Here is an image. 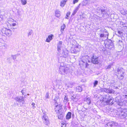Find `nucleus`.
<instances>
[{"label": "nucleus", "instance_id": "f257e3e1", "mask_svg": "<svg viewBox=\"0 0 127 127\" xmlns=\"http://www.w3.org/2000/svg\"><path fill=\"white\" fill-rule=\"evenodd\" d=\"M115 116L118 117L121 119H127V110L124 109L122 110L121 109L118 110H115L112 112Z\"/></svg>", "mask_w": 127, "mask_h": 127}, {"label": "nucleus", "instance_id": "f03ea898", "mask_svg": "<svg viewBox=\"0 0 127 127\" xmlns=\"http://www.w3.org/2000/svg\"><path fill=\"white\" fill-rule=\"evenodd\" d=\"M97 10L101 12V14L103 17H107L108 15V12L109 11V10L107 7L104 6H99L97 7Z\"/></svg>", "mask_w": 127, "mask_h": 127}, {"label": "nucleus", "instance_id": "7ed1b4c3", "mask_svg": "<svg viewBox=\"0 0 127 127\" xmlns=\"http://www.w3.org/2000/svg\"><path fill=\"white\" fill-rule=\"evenodd\" d=\"M124 72L123 69L121 67H119L117 68V69L114 71V73L116 74H118L117 76L118 78L121 80H122L124 78Z\"/></svg>", "mask_w": 127, "mask_h": 127}, {"label": "nucleus", "instance_id": "20e7f679", "mask_svg": "<svg viewBox=\"0 0 127 127\" xmlns=\"http://www.w3.org/2000/svg\"><path fill=\"white\" fill-rule=\"evenodd\" d=\"M103 101L105 102L107 105H112L113 104V99L111 96L107 94L105 95L102 99Z\"/></svg>", "mask_w": 127, "mask_h": 127}, {"label": "nucleus", "instance_id": "39448f33", "mask_svg": "<svg viewBox=\"0 0 127 127\" xmlns=\"http://www.w3.org/2000/svg\"><path fill=\"white\" fill-rule=\"evenodd\" d=\"M43 113L41 114L42 118L43 120V123L45 125H49L50 122L48 117L46 115V114L45 111H43Z\"/></svg>", "mask_w": 127, "mask_h": 127}, {"label": "nucleus", "instance_id": "423d86ee", "mask_svg": "<svg viewBox=\"0 0 127 127\" xmlns=\"http://www.w3.org/2000/svg\"><path fill=\"white\" fill-rule=\"evenodd\" d=\"M104 44L105 47L108 49L112 50L114 49L113 43L111 40L106 41Z\"/></svg>", "mask_w": 127, "mask_h": 127}, {"label": "nucleus", "instance_id": "0eeeda50", "mask_svg": "<svg viewBox=\"0 0 127 127\" xmlns=\"http://www.w3.org/2000/svg\"><path fill=\"white\" fill-rule=\"evenodd\" d=\"M1 32L3 34V35L4 36L7 35L8 36H10L12 34L11 31L10 30L4 28L2 29Z\"/></svg>", "mask_w": 127, "mask_h": 127}, {"label": "nucleus", "instance_id": "6e6552de", "mask_svg": "<svg viewBox=\"0 0 127 127\" xmlns=\"http://www.w3.org/2000/svg\"><path fill=\"white\" fill-rule=\"evenodd\" d=\"M91 62L95 64H97L99 63L98 57L96 56L93 55L91 57Z\"/></svg>", "mask_w": 127, "mask_h": 127}, {"label": "nucleus", "instance_id": "1a4fd4ad", "mask_svg": "<svg viewBox=\"0 0 127 127\" xmlns=\"http://www.w3.org/2000/svg\"><path fill=\"white\" fill-rule=\"evenodd\" d=\"M60 71L62 73L63 72L65 74H67L69 72V70L67 67H65L63 66H60Z\"/></svg>", "mask_w": 127, "mask_h": 127}, {"label": "nucleus", "instance_id": "9d476101", "mask_svg": "<svg viewBox=\"0 0 127 127\" xmlns=\"http://www.w3.org/2000/svg\"><path fill=\"white\" fill-rule=\"evenodd\" d=\"M24 99V97L23 96H17L15 98V99L17 101H18L19 103L22 102V104H23L25 102Z\"/></svg>", "mask_w": 127, "mask_h": 127}, {"label": "nucleus", "instance_id": "9b49d317", "mask_svg": "<svg viewBox=\"0 0 127 127\" xmlns=\"http://www.w3.org/2000/svg\"><path fill=\"white\" fill-rule=\"evenodd\" d=\"M84 102H86L88 104V105H89L88 107V109H89L91 108V98L90 97H87L86 99L85 100Z\"/></svg>", "mask_w": 127, "mask_h": 127}, {"label": "nucleus", "instance_id": "f8f14e48", "mask_svg": "<svg viewBox=\"0 0 127 127\" xmlns=\"http://www.w3.org/2000/svg\"><path fill=\"white\" fill-rule=\"evenodd\" d=\"M55 105V112L56 113H58L59 112L60 110L62 108L61 105L59 104L56 105V104Z\"/></svg>", "mask_w": 127, "mask_h": 127}, {"label": "nucleus", "instance_id": "ddd939ff", "mask_svg": "<svg viewBox=\"0 0 127 127\" xmlns=\"http://www.w3.org/2000/svg\"><path fill=\"white\" fill-rule=\"evenodd\" d=\"M68 51L67 50L65 49L63 51L62 53L61 54H62V55L64 58H66L68 57Z\"/></svg>", "mask_w": 127, "mask_h": 127}, {"label": "nucleus", "instance_id": "4468645a", "mask_svg": "<svg viewBox=\"0 0 127 127\" xmlns=\"http://www.w3.org/2000/svg\"><path fill=\"white\" fill-rule=\"evenodd\" d=\"M62 43V42L60 41L58 42L57 44V50L58 52L60 53L61 50Z\"/></svg>", "mask_w": 127, "mask_h": 127}, {"label": "nucleus", "instance_id": "2eb2a0df", "mask_svg": "<svg viewBox=\"0 0 127 127\" xmlns=\"http://www.w3.org/2000/svg\"><path fill=\"white\" fill-rule=\"evenodd\" d=\"M114 91L113 89L109 88L108 89L106 88V93L109 94L114 93Z\"/></svg>", "mask_w": 127, "mask_h": 127}, {"label": "nucleus", "instance_id": "dca6fc26", "mask_svg": "<svg viewBox=\"0 0 127 127\" xmlns=\"http://www.w3.org/2000/svg\"><path fill=\"white\" fill-rule=\"evenodd\" d=\"M53 36V35L52 34L49 35L48 38L46 39V41L48 42H50V40H52Z\"/></svg>", "mask_w": 127, "mask_h": 127}, {"label": "nucleus", "instance_id": "f3484780", "mask_svg": "<svg viewBox=\"0 0 127 127\" xmlns=\"http://www.w3.org/2000/svg\"><path fill=\"white\" fill-rule=\"evenodd\" d=\"M71 99L75 102H76L78 100V98L77 97L76 95H72L71 97Z\"/></svg>", "mask_w": 127, "mask_h": 127}, {"label": "nucleus", "instance_id": "a211bd4d", "mask_svg": "<svg viewBox=\"0 0 127 127\" xmlns=\"http://www.w3.org/2000/svg\"><path fill=\"white\" fill-rule=\"evenodd\" d=\"M56 104H58L59 102V97L58 96H56L54 100Z\"/></svg>", "mask_w": 127, "mask_h": 127}, {"label": "nucleus", "instance_id": "6ab92c4d", "mask_svg": "<svg viewBox=\"0 0 127 127\" xmlns=\"http://www.w3.org/2000/svg\"><path fill=\"white\" fill-rule=\"evenodd\" d=\"M80 4L77 7L75 8L73 12L72 13V15H74L76 13L77 11L78 10L79 7V6Z\"/></svg>", "mask_w": 127, "mask_h": 127}, {"label": "nucleus", "instance_id": "aec40b11", "mask_svg": "<svg viewBox=\"0 0 127 127\" xmlns=\"http://www.w3.org/2000/svg\"><path fill=\"white\" fill-rule=\"evenodd\" d=\"M71 113L70 112H68L66 114V118L67 120H69L71 117Z\"/></svg>", "mask_w": 127, "mask_h": 127}, {"label": "nucleus", "instance_id": "412c9836", "mask_svg": "<svg viewBox=\"0 0 127 127\" xmlns=\"http://www.w3.org/2000/svg\"><path fill=\"white\" fill-rule=\"evenodd\" d=\"M67 0H63L61 2L60 6L62 7H63L65 4Z\"/></svg>", "mask_w": 127, "mask_h": 127}, {"label": "nucleus", "instance_id": "4be33fe9", "mask_svg": "<svg viewBox=\"0 0 127 127\" xmlns=\"http://www.w3.org/2000/svg\"><path fill=\"white\" fill-rule=\"evenodd\" d=\"M117 33V35L120 37H121L123 35V32L120 31H118Z\"/></svg>", "mask_w": 127, "mask_h": 127}, {"label": "nucleus", "instance_id": "5701e85b", "mask_svg": "<svg viewBox=\"0 0 127 127\" xmlns=\"http://www.w3.org/2000/svg\"><path fill=\"white\" fill-rule=\"evenodd\" d=\"M55 15L57 17L60 16L61 15L60 11L58 10H56L55 12Z\"/></svg>", "mask_w": 127, "mask_h": 127}, {"label": "nucleus", "instance_id": "b1692460", "mask_svg": "<svg viewBox=\"0 0 127 127\" xmlns=\"http://www.w3.org/2000/svg\"><path fill=\"white\" fill-rule=\"evenodd\" d=\"M64 98V102L65 104H66L68 101V98L67 96L65 95Z\"/></svg>", "mask_w": 127, "mask_h": 127}, {"label": "nucleus", "instance_id": "393cba45", "mask_svg": "<svg viewBox=\"0 0 127 127\" xmlns=\"http://www.w3.org/2000/svg\"><path fill=\"white\" fill-rule=\"evenodd\" d=\"M58 118L60 119H62L63 118V115L62 114V112L60 111L59 112L58 115Z\"/></svg>", "mask_w": 127, "mask_h": 127}, {"label": "nucleus", "instance_id": "a878e982", "mask_svg": "<svg viewBox=\"0 0 127 127\" xmlns=\"http://www.w3.org/2000/svg\"><path fill=\"white\" fill-rule=\"evenodd\" d=\"M65 28V25L64 24L62 25L61 27V34H62L63 32V31H64V29Z\"/></svg>", "mask_w": 127, "mask_h": 127}, {"label": "nucleus", "instance_id": "bb28decb", "mask_svg": "<svg viewBox=\"0 0 127 127\" xmlns=\"http://www.w3.org/2000/svg\"><path fill=\"white\" fill-rule=\"evenodd\" d=\"M82 87L80 86H78L76 87V91L78 92H81L82 91Z\"/></svg>", "mask_w": 127, "mask_h": 127}, {"label": "nucleus", "instance_id": "cd10ccee", "mask_svg": "<svg viewBox=\"0 0 127 127\" xmlns=\"http://www.w3.org/2000/svg\"><path fill=\"white\" fill-rule=\"evenodd\" d=\"M120 13L123 15H125L127 14L126 11L123 9L120 11Z\"/></svg>", "mask_w": 127, "mask_h": 127}, {"label": "nucleus", "instance_id": "c85d7f7f", "mask_svg": "<svg viewBox=\"0 0 127 127\" xmlns=\"http://www.w3.org/2000/svg\"><path fill=\"white\" fill-rule=\"evenodd\" d=\"M107 126H109V127H111L113 126L114 124L112 122H109L107 123Z\"/></svg>", "mask_w": 127, "mask_h": 127}, {"label": "nucleus", "instance_id": "c756f323", "mask_svg": "<svg viewBox=\"0 0 127 127\" xmlns=\"http://www.w3.org/2000/svg\"><path fill=\"white\" fill-rule=\"evenodd\" d=\"M75 50V48H71V52L72 53H75V54H76L77 53L76 52V51Z\"/></svg>", "mask_w": 127, "mask_h": 127}, {"label": "nucleus", "instance_id": "7c9ffc66", "mask_svg": "<svg viewBox=\"0 0 127 127\" xmlns=\"http://www.w3.org/2000/svg\"><path fill=\"white\" fill-rule=\"evenodd\" d=\"M112 65V64H109V65L107 66H106L105 67V68L106 69H108L109 70L111 69V67Z\"/></svg>", "mask_w": 127, "mask_h": 127}, {"label": "nucleus", "instance_id": "2f4dec72", "mask_svg": "<svg viewBox=\"0 0 127 127\" xmlns=\"http://www.w3.org/2000/svg\"><path fill=\"white\" fill-rule=\"evenodd\" d=\"M79 46L78 45H77L75 47V50L77 53L80 51V48L79 47Z\"/></svg>", "mask_w": 127, "mask_h": 127}, {"label": "nucleus", "instance_id": "473e14b6", "mask_svg": "<svg viewBox=\"0 0 127 127\" xmlns=\"http://www.w3.org/2000/svg\"><path fill=\"white\" fill-rule=\"evenodd\" d=\"M21 3L22 5H25L27 3V0H21Z\"/></svg>", "mask_w": 127, "mask_h": 127}, {"label": "nucleus", "instance_id": "72a5a7b5", "mask_svg": "<svg viewBox=\"0 0 127 127\" xmlns=\"http://www.w3.org/2000/svg\"><path fill=\"white\" fill-rule=\"evenodd\" d=\"M106 88H100L99 91L100 92H106Z\"/></svg>", "mask_w": 127, "mask_h": 127}, {"label": "nucleus", "instance_id": "f704fd0d", "mask_svg": "<svg viewBox=\"0 0 127 127\" xmlns=\"http://www.w3.org/2000/svg\"><path fill=\"white\" fill-rule=\"evenodd\" d=\"M98 84V81L97 80H95L93 83L94 87H95Z\"/></svg>", "mask_w": 127, "mask_h": 127}, {"label": "nucleus", "instance_id": "c9c22d12", "mask_svg": "<svg viewBox=\"0 0 127 127\" xmlns=\"http://www.w3.org/2000/svg\"><path fill=\"white\" fill-rule=\"evenodd\" d=\"M107 31L106 30L104 29H101L100 30V32L102 33H105Z\"/></svg>", "mask_w": 127, "mask_h": 127}, {"label": "nucleus", "instance_id": "e433bc0d", "mask_svg": "<svg viewBox=\"0 0 127 127\" xmlns=\"http://www.w3.org/2000/svg\"><path fill=\"white\" fill-rule=\"evenodd\" d=\"M107 31L106 30L104 29H101L100 30V32L102 33H105Z\"/></svg>", "mask_w": 127, "mask_h": 127}, {"label": "nucleus", "instance_id": "4c0bfd02", "mask_svg": "<svg viewBox=\"0 0 127 127\" xmlns=\"http://www.w3.org/2000/svg\"><path fill=\"white\" fill-rule=\"evenodd\" d=\"M32 30H30L29 31V33H28V36L29 37L30 35H31L32 33Z\"/></svg>", "mask_w": 127, "mask_h": 127}, {"label": "nucleus", "instance_id": "58836bf2", "mask_svg": "<svg viewBox=\"0 0 127 127\" xmlns=\"http://www.w3.org/2000/svg\"><path fill=\"white\" fill-rule=\"evenodd\" d=\"M70 12H68L66 14V16L65 17V18L66 19H68V17H69V16L70 15Z\"/></svg>", "mask_w": 127, "mask_h": 127}, {"label": "nucleus", "instance_id": "ea45409f", "mask_svg": "<svg viewBox=\"0 0 127 127\" xmlns=\"http://www.w3.org/2000/svg\"><path fill=\"white\" fill-rule=\"evenodd\" d=\"M18 56V55H12L11 57H12V58L14 60H15L16 58V56Z\"/></svg>", "mask_w": 127, "mask_h": 127}, {"label": "nucleus", "instance_id": "a19ab883", "mask_svg": "<svg viewBox=\"0 0 127 127\" xmlns=\"http://www.w3.org/2000/svg\"><path fill=\"white\" fill-rule=\"evenodd\" d=\"M123 41L122 40H119L118 42V44H119L120 46H121L123 45Z\"/></svg>", "mask_w": 127, "mask_h": 127}, {"label": "nucleus", "instance_id": "79ce46f5", "mask_svg": "<svg viewBox=\"0 0 127 127\" xmlns=\"http://www.w3.org/2000/svg\"><path fill=\"white\" fill-rule=\"evenodd\" d=\"M104 35H105V37L107 38L108 37V33L106 31V32L105 33H104Z\"/></svg>", "mask_w": 127, "mask_h": 127}, {"label": "nucleus", "instance_id": "37998d69", "mask_svg": "<svg viewBox=\"0 0 127 127\" xmlns=\"http://www.w3.org/2000/svg\"><path fill=\"white\" fill-rule=\"evenodd\" d=\"M45 97L46 99L48 98H49V93L48 92L45 95Z\"/></svg>", "mask_w": 127, "mask_h": 127}, {"label": "nucleus", "instance_id": "c03bdc74", "mask_svg": "<svg viewBox=\"0 0 127 127\" xmlns=\"http://www.w3.org/2000/svg\"><path fill=\"white\" fill-rule=\"evenodd\" d=\"M7 46L6 45H4L0 47V48L3 49H5L6 48Z\"/></svg>", "mask_w": 127, "mask_h": 127}, {"label": "nucleus", "instance_id": "a18cd8bd", "mask_svg": "<svg viewBox=\"0 0 127 127\" xmlns=\"http://www.w3.org/2000/svg\"><path fill=\"white\" fill-rule=\"evenodd\" d=\"M100 37L101 38H102V37H105V35H104V33H100Z\"/></svg>", "mask_w": 127, "mask_h": 127}, {"label": "nucleus", "instance_id": "49530a36", "mask_svg": "<svg viewBox=\"0 0 127 127\" xmlns=\"http://www.w3.org/2000/svg\"><path fill=\"white\" fill-rule=\"evenodd\" d=\"M117 104L120 106L122 105L123 104V103L122 102H117Z\"/></svg>", "mask_w": 127, "mask_h": 127}, {"label": "nucleus", "instance_id": "de8ad7c7", "mask_svg": "<svg viewBox=\"0 0 127 127\" xmlns=\"http://www.w3.org/2000/svg\"><path fill=\"white\" fill-rule=\"evenodd\" d=\"M35 105V103H33V102L32 103V108L33 109H34L35 107V106H34Z\"/></svg>", "mask_w": 127, "mask_h": 127}, {"label": "nucleus", "instance_id": "09e8293b", "mask_svg": "<svg viewBox=\"0 0 127 127\" xmlns=\"http://www.w3.org/2000/svg\"><path fill=\"white\" fill-rule=\"evenodd\" d=\"M78 0H74L73 1V3L74 4H75L76 2H77L78 1Z\"/></svg>", "mask_w": 127, "mask_h": 127}, {"label": "nucleus", "instance_id": "8fccbe9b", "mask_svg": "<svg viewBox=\"0 0 127 127\" xmlns=\"http://www.w3.org/2000/svg\"><path fill=\"white\" fill-rule=\"evenodd\" d=\"M126 23L123 22H120V24L122 25H123L124 24H125Z\"/></svg>", "mask_w": 127, "mask_h": 127}, {"label": "nucleus", "instance_id": "3c124183", "mask_svg": "<svg viewBox=\"0 0 127 127\" xmlns=\"http://www.w3.org/2000/svg\"><path fill=\"white\" fill-rule=\"evenodd\" d=\"M123 26L124 27H127V23H126L125 24H124V25H123Z\"/></svg>", "mask_w": 127, "mask_h": 127}, {"label": "nucleus", "instance_id": "603ef678", "mask_svg": "<svg viewBox=\"0 0 127 127\" xmlns=\"http://www.w3.org/2000/svg\"><path fill=\"white\" fill-rule=\"evenodd\" d=\"M74 93L73 91H70L69 92V93L71 95H72V94H73V93Z\"/></svg>", "mask_w": 127, "mask_h": 127}, {"label": "nucleus", "instance_id": "864d4df0", "mask_svg": "<svg viewBox=\"0 0 127 127\" xmlns=\"http://www.w3.org/2000/svg\"><path fill=\"white\" fill-rule=\"evenodd\" d=\"M16 23H13L12 24V26L13 27H14L16 25Z\"/></svg>", "mask_w": 127, "mask_h": 127}, {"label": "nucleus", "instance_id": "5fc2aeb1", "mask_svg": "<svg viewBox=\"0 0 127 127\" xmlns=\"http://www.w3.org/2000/svg\"><path fill=\"white\" fill-rule=\"evenodd\" d=\"M66 125L65 124H64L63 126H61V127H66Z\"/></svg>", "mask_w": 127, "mask_h": 127}, {"label": "nucleus", "instance_id": "6e6d98bb", "mask_svg": "<svg viewBox=\"0 0 127 127\" xmlns=\"http://www.w3.org/2000/svg\"><path fill=\"white\" fill-rule=\"evenodd\" d=\"M123 97L125 98H126L127 96V95H123Z\"/></svg>", "mask_w": 127, "mask_h": 127}, {"label": "nucleus", "instance_id": "4d7b16f0", "mask_svg": "<svg viewBox=\"0 0 127 127\" xmlns=\"http://www.w3.org/2000/svg\"><path fill=\"white\" fill-rule=\"evenodd\" d=\"M21 92L22 93L23 95V94H24V90H21Z\"/></svg>", "mask_w": 127, "mask_h": 127}, {"label": "nucleus", "instance_id": "13d9d810", "mask_svg": "<svg viewBox=\"0 0 127 127\" xmlns=\"http://www.w3.org/2000/svg\"><path fill=\"white\" fill-rule=\"evenodd\" d=\"M86 66H87L88 65V64L87 63H86L85 64Z\"/></svg>", "mask_w": 127, "mask_h": 127}, {"label": "nucleus", "instance_id": "bf43d9fd", "mask_svg": "<svg viewBox=\"0 0 127 127\" xmlns=\"http://www.w3.org/2000/svg\"><path fill=\"white\" fill-rule=\"evenodd\" d=\"M116 102H120V101L118 100H118H117L116 99Z\"/></svg>", "mask_w": 127, "mask_h": 127}, {"label": "nucleus", "instance_id": "052dcab7", "mask_svg": "<svg viewBox=\"0 0 127 127\" xmlns=\"http://www.w3.org/2000/svg\"><path fill=\"white\" fill-rule=\"evenodd\" d=\"M17 13H18V14L19 15V11H17Z\"/></svg>", "mask_w": 127, "mask_h": 127}, {"label": "nucleus", "instance_id": "680f3d73", "mask_svg": "<svg viewBox=\"0 0 127 127\" xmlns=\"http://www.w3.org/2000/svg\"><path fill=\"white\" fill-rule=\"evenodd\" d=\"M66 86H67V87H70V86H68V85H66Z\"/></svg>", "mask_w": 127, "mask_h": 127}, {"label": "nucleus", "instance_id": "e2e57ef3", "mask_svg": "<svg viewBox=\"0 0 127 127\" xmlns=\"http://www.w3.org/2000/svg\"><path fill=\"white\" fill-rule=\"evenodd\" d=\"M84 5H86V4H84Z\"/></svg>", "mask_w": 127, "mask_h": 127}, {"label": "nucleus", "instance_id": "0e129e2a", "mask_svg": "<svg viewBox=\"0 0 127 127\" xmlns=\"http://www.w3.org/2000/svg\"><path fill=\"white\" fill-rule=\"evenodd\" d=\"M13 28V29H15V28Z\"/></svg>", "mask_w": 127, "mask_h": 127}]
</instances>
